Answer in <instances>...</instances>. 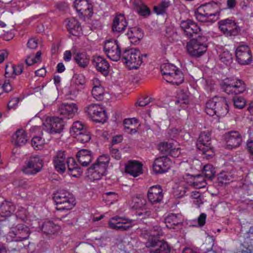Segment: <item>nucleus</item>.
<instances>
[{"instance_id": "1", "label": "nucleus", "mask_w": 253, "mask_h": 253, "mask_svg": "<svg viewBox=\"0 0 253 253\" xmlns=\"http://www.w3.org/2000/svg\"><path fill=\"white\" fill-rule=\"evenodd\" d=\"M219 13L218 4L211 2L200 5L195 12V16L201 22L215 21L218 18Z\"/></svg>"}, {"instance_id": "2", "label": "nucleus", "mask_w": 253, "mask_h": 253, "mask_svg": "<svg viewBox=\"0 0 253 253\" xmlns=\"http://www.w3.org/2000/svg\"><path fill=\"white\" fill-rule=\"evenodd\" d=\"M228 111V101L224 97L215 96L209 100L206 105L205 111L211 116L216 115L219 117H224Z\"/></svg>"}, {"instance_id": "3", "label": "nucleus", "mask_w": 253, "mask_h": 253, "mask_svg": "<svg viewBox=\"0 0 253 253\" xmlns=\"http://www.w3.org/2000/svg\"><path fill=\"white\" fill-rule=\"evenodd\" d=\"M161 71L164 79L171 84L178 85L184 81L182 72L173 64L168 63L162 64Z\"/></svg>"}, {"instance_id": "4", "label": "nucleus", "mask_w": 253, "mask_h": 253, "mask_svg": "<svg viewBox=\"0 0 253 253\" xmlns=\"http://www.w3.org/2000/svg\"><path fill=\"white\" fill-rule=\"evenodd\" d=\"M156 231H151L150 236L154 239H148L146 243V247L150 248L151 253H169L170 248L168 244L163 241L156 239L162 234V232L159 227H156Z\"/></svg>"}, {"instance_id": "5", "label": "nucleus", "mask_w": 253, "mask_h": 253, "mask_svg": "<svg viewBox=\"0 0 253 253\" xmlns=\"http://www.w3.org/2000/svg\"><path fill=\"white\" fill-rule=\"evenodd\" d=\"M146 55L141 54L138 50L134 48L126 49L122 54V60L129 70L136 69L143 62V57Z\"/></svg>"}, {"instance_id": "6", "label": "nucleus", "mask_w": 253, "mask_h": 253, "mask_svg": "<svg viewBox=\"0 0 253 253\" xmlns=\"http://www.w3.org/2000/svg\"><path fill=\"white\" fill-rule=\"evenodd\" d=\"M53 199L58 211H68L72 209L75 205L73 195L66 191H60L54 194Z\"/></svg>"}, {"instance_id": "7", "label": "nucleus", "mask_w": 253, "mask_h": 253, "mask_svg": "<svg viewBox=\"0 0 253 253\" xmlns=\"http://www.w3.org/2000/svg\"><path fill=\"white\" fill-rule=\"evenodd\" d=\"M197 149L205 155V158L209 159L214 155L213 148L211 146V133L210 132H201L197 142Z\"/></svg>"}, {"instance_id": "8", "label": "nucleus", "mask_w": 253, "mask_h": 253, "mask_svg": "<svg viewBox=\"0 0 253 253\" xmlns=\"http://www.w3.org/2000/svg\"><path fill=\"white\" fill-rule=\"evenodd\" d=\"M222 88L227 94H238L243 93L245 90L246 85L241 80L230 78L225 80Z\"/></svg>"}, {"instance_id": "9", "label": "nucleus", "mask_w": 253, "mask_h": 253, "mask_svg": "<svg viewBox=\"0 0 253 253\" xmlns=\"http://www.w3.org/2000/svg\"><path fill=\"white\" fill-rule=\"evenodd\" d=\"M31 232L29 228L24 224H17L7 234V239L14 242H21L29 239Z\"/></svg>"}, {"instance_id": "10", "label": "nucleus", "mask_w": 253, "mask_h": 253, "mask_svg": "<svg viewBox=\"0 0 253 253\" xmlns=\"http://www.w3.org/2000/svg\"><path fill=\"white\" fill-rule=\"evenodd\" d=\"M85 112L94 122L104 123L107 119L105 109L99 104L88 105L85 108Z\"/></svg>"}, {"instance_id": "11", "label": "nucleus", "mask_w": 253, "mask_h": 253, "mask_svg": "<svg viewBox=\"0 0 253 253\" xmlns=\"http://www.w3.org/2000/svg\"><path fill=\"white\" fill-rule=\"evenodd\" d=\"M42 166L41 158L38 155L33 156L26 161L22 171L26 174L34 175L41 170Z\"/></svg>"}, {"instance_id": "12", "label": "nucleus", "mask_w": 253, "mask_h": 253, "mask_svg": "<svg viewBox=\"0 0 253 253\" xmlns=\"http://www.w3.org/2000/svg\"><path fill=\"white\" fill-rule=\"evenodd\" d=\"M43 129L51 134L60 133L64 128V122L58 117H47L43 123Z\"/></svg>"}, {"instance_id": "13", "label": "nucleus", "mask_w": 253, "mask_h": 253, "mask_svg": "<svg viewBox=\"0 0 253 253\" xmlns=\"http://www.w3.org/2000/svg\"><path fill=\"white\" fill-rule=\"evenodd\" d=\"M201 39H193L188 42L186 49L191 56L199 57L207 51V46L200 41Z\"/></svg>"}, {"instance_id": "14", "label": "nucleus", "mask_w": 253, "mask_h": 253, "mask_svg": "<svg viewBox=\"0 0 253 253\" xmlns=\"http://www.w3.org/2000/svg\"><path fill=\"white\" fill-rule=\"evenodd\" d=\"M237 61L241 65H248L253 60L252 51L245 44L239 45L235 51Z\"/></svg>"}, {"instance_id": "15", "label": "nucleus", "mask_w": 253, "mask_h": 253, "mask_svg": "<svg viewBox=\"0 0 253 253\" xmlns=\"http://www.w3.org/2000/svg\"><path fill=\"white\" fill-rule=\"evenodd\" d=\"M220 31L226 36H235L238 35L240 29L234 20L225 19L218 23Z\"/></svg>"}, {"instance_id": "16", "label": "nucleus", "mask_w": 253, "mask_h": 253, "mask_svg": "<svg viewBox=\"0 0 253 253\" xmlns=\"http://www.w3.org/2000/svg\"><path fill=\"white\" fill-rule=\"evenodd\" d=\"M104 50L108 58L117 61L121 57L120 47L115 40L107 41L104 44Z\"/></svg>"}, {"instance_id": "17", "label": "nucleus", "mask_w": 253, "mask_h": 253, "mask_svg": "<svg viewBox=\"0 0 253 253\" xmlns=\"http://www.w3.org/2000/svg\"><path fill=\"white\" fill-rule=\"evenodd\" d=\"M109 226L116 230L126 231L131 227V220L119 216L112 217L110 220Z\"/></svg>"}, {"instance_id": "18", "label": "nucleus", "mask_w": 253, "mask_h": 253, "mask_svg": "<svg viewBox=\"0 0 253 253\" xmlns=\"http://www.w3.org/2000/svg\"><path fill=\"white\" fill-rule=\"evenodd\" d=\"M147 197L148 201L152 205L161 203L164 197L161 187L157 185L150 187L147 192Z\"/></svg>"}, {"instance_id": "19", "label": "nucleus", "mask_w": 253, "mask_h": 253, "mask_svg": "<svg viewBox=\"0 0 253 253\" xmlns=\"http://www.w3.org/2000/svg\"><path fill=\"white\" fill-rule=\"evenodd\" d=\"M67 159L64 151H58L56 152L53 159V163L57 171L60 173L65 171Z\"/></svg>"}, {"instance_id": "20", "label": "nucleus", "mask_w": 253, "mask_h": 253, "mask_svg": "<svg viewBox=\"0 0 253 253\" xmlns=\"http://www.w3.org/2000/svg\"><path fill=\"white\" fill-rule=\"evenodd\" d=\"M171 162L167 157H161L155 159L153 164V170L156 173L167 171L170 168Z\"/></svg>"}, {"instance_id": "21", "label": "nucleus", "mask_w": 253, "mask_h": 253, "mask_svg": "<svg viewBox=\"0 0 253 253\" xmlns=\"http://www.w3.org/2000/svg\"><path fill=\"white\" fill-rule=\"evenodd\" d=\"M107 169L96 162L87 169V176L91 180H99L106 173Z\"/></svg>"}, {"instance_id": "22", "label": "nucleus", "mask_w": 253, "mask_h": 253, "mask_svg": "<svg viewBox=\"0 0 253 253\" xmlns=\"http://www.w3.org/2000/svg\"><path fill=\"white\" fill-rule=\"evenodd\" d=\"M224 139L229 149L239 147L242 142V137L238 131L228 132L224 136Z\"/></svg>"}, {"instance_id": "23", "label": "nucleus", "mask_w": 253, "mask_h": 253, "mask_svg": "<svg viewBox=\"0 0 253 253\" xmlns=\"http://www.w3.org/2000/svg\"><path fill=\"white\" fill-rule=\"evenodd\" d=\"M78 110L77 104L74 103H62L58 107L59 113L68 119L72 118L75 116Z\"/></svg>"}, {"instance_id": "24", "label": "nucleus", "mask_w": 253, "mask_h": 253, "mask_svg": "<svg viewBox=\"0 0 253 253\" xmlns=\"http://www.w3.org/2000/svg\"><path fill=\"white\" fill-rule=\"evenodd\" d=\"M180 26L185 34L189 37H193L194 34H199L201 31L198 25L190 20L182 21L181 22Z\"/></svg>"}, {"instance_id": "25", "label": "nucleus", "mask_w": 253, "mask_h": 253, "mask_svg": "<svg viewBox=\"0 0 253 253\" xmlns=\"http://www.w3.org/2000/svg\"><path fill=\"white\" fill-rule=\"evenodd\" d=\"M92 62L98 72L104 76L108 75L110 66L106 59L100 56H94L93 57Z\"/></svg>"}, {"instance_id": "26", "label": "nucleus", "mask_w": 253, "mask_h": 253, "mask_svg": "<svg viewBox=\"0 0 253 253\" xmlns=\"http://www.w3.org/2000/svg\"><path fill=\"white\" fill-rule=\"evenodd\" d=\"M125 172L133 177H137L142 173V165L137 161H130L126 165Z\"/></svg>"}, {"instance_id": "27", "label": "nucleus", "mask_w": 253, "mask_h": 253, "mask_svg": "<svg viewBox=\"0 0 253 253\" xmlns=\"http://www.w3.org/2000/svg\"><path fill=\"white\" fill-rule=\"evenodd\" d=\"M159 150L164 154H169L172 157H178L180 152L179 148H176L173 143L168 142L161 143L159 145Z\"/></svg>"}, {"instance_id": "28", "label": "nucleus", "mask_w": 253, "mask_h": 253, "mask_svg": "<svg viewBox=\"0 0 253 253\" xmlns=\"http://www.w3.org/2000/svg\"><path fill=\"white\" fill-rule=\"evenodd\" d=\"M78 162L83 167H87L92 162L93 155L90 151L87 149H82L77 154Z\"/></svg>"}, {"instance_id": "29", "label": "nucleus", "mask_w": 253, "mask_h": 253, "mask_svg": "<svg viewBox=\"0 0 253 253\" xmlns=\"http://www.w3.org/2000/svg\"><path fill=\"white\" fill-rule=\"evenodd\" d=\"M127 26V23L123 14L117 15L114 19L112 24L113 32H121L124 31Z\"/></svg>"}, {"instance_id": "30", "label": "nucleus", "mask_w": 253, "mask_h": 253, "mask_svg": "<svg viewBox=\"0 0 253 253\" xmlns=\"http://www.w3.org/2000/svg\"><path fill=\"white\" fill-rule=\"evenodd\" d=\"M42 232L47 235H56L60 230V226L51 221L44 222L41 227Z\"/></svg>"}, {"instance_id": "31", "label": "nucleus", "mask_w": 253, "mask_h": 253, "mask_svg": "<svg viewBox=\"0 0 253 253\" xmlns=\"http://www.w3.org/2000/svg\"><path fill=\"white\" fill-rule=\"evenodd\" d=\"M67 28L73 35L78 36L81 31L82 28L79 22L74 18H68L66 20Z\"/></svg>"}, {"instance_id": "32", "label": "nucleus", "mask_w": 253, "mask_h": 253, "mask_svg": "<svg viewBox=\"0 0 253 253\" xmlns=\"http://www.w3.org/2000/svg\"><path fill=\"white\" fill-rule=\"evenodd\" d=\"M28 138L27 134L24 130L22 129H18L12 136V141L14 145L17 146H21L25 145Z\"/></svg>"}, {"instance_id": "33", "label": "nucleus", "mask_w": 253, "mask_h": 253, "mask_svg": "<svg viewBox=\"0 0 253 253\" xmlns=\"http://www.w3.org/2000/svg\"><path fill=\"white\" fill-rule=\"evenodd\" d=\"M128 39L131 42H139L143 37V33L142 30L137 27H133L129 29L126 34Z\"/></svg>"}, {"instance_id": "34", "label": "nucleus", "mask_w": 253, "mask_h": 253, "mask_svg": "<svg viewBox=\"0 0 253 253\" xmlns=\"http://www.w3.org/2000/svg\"><path fill=\"white\" fill-rule=\"evenodd\" d=\"M74 59L79 66L86 67L89 63V56L85 52H78L74 55Z\"/></svg>"}, {"instance_id": "35", "label": "nucleus", "mask_w": 253, "mask_h": 253, "mask_svg": "<svg viewBox=\"0 0 253 253\" xmlns=\"http://www.w3.org/2000/svg\"><path fill=\"white\" fill-rule=\"evenodd\" d=\"M166 226L169 228H174V227L181 223V216L179 215L171 213L165 219Z\"/></svg>"}, {"instance_id": "36", "label": "nucleus", "mask_w": 253, "mask_h": 253, "mask_svg": "<svg viewBox=\"0 0 253 253\" xmlns=\"http://www.w3.org/2000/svg\"><path fill=\"white\" fill-rule=\"evenodd\" d=\"M136 215L138 219L144 221L147 219L153 218L154 213L151 210L147 207H144L136 211Z\"/></svg>"}, {"instance_id": "37", "label": "nucleus", "mask_w": 253, "mask_h": 253, "mask_svg": "<svg viewBox=\"0 0 253 253\" xmlns=\"http://www.w3.org/2000/svg\"><path fill=\"white\" fill-rule=\"evenodd\" d=\"M74 6L76 10L81 14H83L89 9L90 5L87 0H75Z\"/></svg>"}, {"instance_id": "38", "label": "nucleus", "mask_w": 253, "mask_h": 253, "mask_svg": "<svg viewBox=\"0 0 253 253\" xmlns=\"http://www.w3.org/2000/svg\"><path fill=\"white\" fill-rule=\"evenodd\" d=\"M239 5L244 14L247 16H253V5L249 0H241Z\"/></svg>"}, {"instance_id": "39", "label": "nucleus", "mask_w": 253, "mask_h": 253, "mask_svg": "<svg viewBox=\"0 0 253 253\" xmlns=\"http://www.w3.org/2000/svg\"><path fill=\"white\" fill-rule=\"evenodd\" d=\"M86 129V127L82 122L77 121L73 124L70 132L71 134L76 138L80 133L84 132Z\"/></svg>"}, {"instance_id": "40", "label": "nucleus", "mask_w": 253, "mask_h": 253, "mask_svg": "<svg viewBox=\"0 0 253 253\" xmlns=\"http://www.w3.org/2000/svg\"><path fill=\"white\" fill-rule=\"evenodd\" d=\"M14 207L10 202H5L0 206V215L1 216H8L14 211Z\"/></svg>"}, {"instance_id": "41", "label": "nucleus", "mask_w": 253, "mask_h": 253, "mask_svg": "<svg viewBox=\"0 0 253 253\" xmlns=\"http://www.w3.org/2000/svg\"><path fill=\"white\" fill-rule=\"evenodd\" d=\"M170 3L169 1L164 0L154 7V12L158 15L164 14Z\"/></svg>"}, {"instance_id": "42", "label": "nucleus", "mask_w": 253, "mask_h": 253, "mask_svg": "<svg viewBox=\"0 0 253 253\" xmlns=\"http://www.w3.org/2000/svg\"><path fill=\"white\" fill-rule=\"evenodd\" d=\"M177 99L176 104H187L189 102L188 93L183 90L179 91L177 94Z\"/></svg>"}, {"instance_id": "43", "label": "nucleus", "mask_w": 253, "mask_h": 253, "mask_svg": "<svg viewBox=\"0 0 253 253\" xmlns=\"http://www.w3.org/2000/svg\"><path fill=\"white\" fill-rule=\"evenodd\" d=\"M207 183L205 178L201 175H197L195 176L193 182L191 183V186L197 189L205 187Z\"/></svg>"}, {"instance_id": "44", "label": "nucleus", "mask_w": 253, "mask_h": 253, "mask_svg": "<svg viewBox=\"0 0 253 253\" xmlns=\"http://www.w3.org/2000/svg\"><path fill=\"white\" fill-rule=\"evenodd\" d=\"M203 173L205 177L211 180L215 175V171L211 165L207 164L203 168Z\"/></svg>"}, {"instance_id": "45", "label": "nucleus", "mask_w": 253, "mask_h": 253, "mask_svg": "<svg viewBox=\"0 0 253 253\" xmlns=\"http://www.w3.org/2000/svg\"><path fill=\"white\" fill-rule=\"evenodd\" d=\"M41 51H38L35 56L33 55H28L25 60L26 64L28 66H31L39 61H40L41 59Z\"/></svg>"}, {"instance_id": "46", "label": "nucleus", "mask_w": 253, "mask_h": 253, "mask_svg": "<svg viewBox=\"0 0 253 253\" xmlns=\"http://www.w3.org/2000/svg\"><path fill=\"white\" fill-rule=\"evenodd\" d=\"M32 146L35 149H41L45 143L44 139L40 136L34 137L31 141Z\"/></svg>"}, {"instance_id": "47", "label": "nucleus", "mask_w": 253, "mask_h": 253, "mask_svg": "<svg viewBox=\"0 0 253 253\" xmlns=\"http://www.w3.org/2000/svg\"><path fill=\"white\" fill-rule=\"evenodd\" d=\"M91 93L96 100H101L103 99L104 89L103 87L92 88Z\"/></svg>"}, {"instance_id": "48", "label": "nucleus", "mask_w": 253, "mask_h": 253, "mask_svg": "<svg viewBox=\"0 0 253 253\" xmlns=\"http://www.w3.org/2000/svg\"><path fill=\"white\" fill-rule=\"evenodd\" d=\"M76 138L81 143H84L88 142L90 140L91 136L89 132L86 129L84 132H82L81 133H80Z\"/></svg>"}, {"instance_id": "49", "label": "nucleus", "mask_w": 253, "mask_h": 253, "mask_svg": "<svg viewBox=\"0 0 253 253\" xmlns=\"http://www.w3.org/2000/svg\"><path fill=\"white\" fill-rule=\"evenodd\" d=\"M220 59L225 65H228L232 62V54L228 51L224 50L220 55Z\"/></svg>"}, {"instance_id": "50", "label": "nucleus", "mask_w": 253, "mask_h": 253, "mask_svg": "<svg viewBox=\"0 0 253 253\" xmlns=\"http://www.w3.org/2000/svg\"><path fill=\"white\" fill-rule=\"evenodd\" d=\"M187 187L185 184L181 183L177 186L174 191L175 196L177 198H181L185 195L186 192Z\"/></svg>"}, {"instance_id": "51", "label": "nucleus", "mask_w": 253, "mask_h": 253, "mask_svg": "<svg viewBox=\"0 0 253 253\" xmlns=\"http://www.w3.org/2000/svg\"><path fill=\"white\" fill-rule=\"evenodd\" d=\"M110 161V158L107 155H103L100 156L96 161V162L100 164L101 166L106 168V169L108 167V164Z\"/></svg>"}, {"instance_id": "52", "label": "nucleus", "mask_w": 253, "mask_h": 253, "mask_svg": "<svg viewBox=\"0 0 253 253\" xmlns=\"http://www.w3.org/2000/svg\"><path fill=\"white\" fill-rule=\"evenodd\" d=\"M132 122L133 119H127L125 120L124 123L126 132L133 133L136 131L135 129L130 127V126L132 125Z\"/></svg>"}, {"instance_id": "53", "label": "nucleus", "mask_w": 253, "mask_h": 253, "mask_svg": "<svg viewBox=\"0 0 253 253\" xmlns=\"http://www.w3.org/2000/svg\"><path fill=\"white\" fill-rule=\"evenodd\" d=\"M234 104L236 108L242 109L245 105V101L243 98L241 97H236L233 99Z\"/></svg>"}, {"instance_id": "54", "label": "nucleus", "mask_w": 253, "mask_h": 253, "mask_svg": "<svg viewBox=\"0 0 253 253\" xmlns=\"http://www.w3.org/2000/svg\"><path fill=\"white\" fill-rule=\"evenodd\" d=\"M39 43V40L36 38H33L29 39L27 42V47L31 49H36Z\"/></svg>"}, {"instance_id": "55", "label": "nucleus", "mask_w": 253, "mask_h": 253, "mask_svg": "<svg viewBox=\"0 0 253 253\" xmlns=\"http://www.w3.org/2000/svg\"><path fill=\"white\" fill-rule=\"evenodd\" d=\"M16 215L18 218L24 221L26 219V211L23 208H19L16 212Z\"/></svg>"}, {"instance_id": "56", "label": "nucleus", "mask_w": 253, "mask_h": 253, "mask_svg": "<svg viewBox=\"0 0 253 253\" xmlns=\"http://www.w3.org/2000/svg\"><path fill=\"white\" fill-rule=\"evenodd\" d=\"M14 75V65H6L5 67V76L6 78L13 77Z\"/></svg>"}, {"instance_id": "57", "label": "nucleus", "mask_w": 253, "mask_h": 253, "mask_svg": "<svg viewBox=\"0 0 253 253\" xmlns=\"http://www.w3.org/2000/svg\"><path fill=\"white\" fill-rule=\"evenodd\" d=\"M66 165H67L69 171L78 167L77 164L76 163L75 160L72 158H68Z\"/></svg>"}, {"instance_id": "58", "label": "nucleus", "mask_w": 253, "mask_h": 253, "mask_svg": "<svg viewBox=\"0 0 253 253\" xmlns=\"http://www.w3.org/2000/svg\"><path fill=\"white\" fill-rule=\"evenodd\" d=\"M243 249L240 251V253H253V245H250L246 246L245 245H242Z\"/></svg>"}, {"instance_id": "59", "label": "nucleus", "mask_w": 253, "mask_h": 253, "mask_svg": "<svg viewBox=\"0 0 253 253\" xmlns=\"http://www.w3.org/2000/svg\"><path fill=\"white\" fill-rule=\"evenodd\" d=\"M138 12L142 16H146L150 14V10L148 7L143 5L140 6Z\"/></svg>"}, {"instance_id": "60", "label": "nucleus", "mask_w": 253, "mask_h": 253, "mask_svg": "<svg viewBox=\"0 0 253 253\" xmlns=\"http://www.w3.org/2000/svg\"><path fill=\"white\" fill-rule=\"evenodd\" d=\"M110 152L112 156L115 159L118 160H120L121 158V154L118 149H115L114 148H111L110 149Z\"/></svg>"}, {"instance_id": "61", "label": "nucleus", "mask_w": 253, "mask_h": 253, "mask_svg": "<svg viewBox=\"0 0 253 253\" xmlns=\"http://www.w3.org/2000/svg\"><path fill=\"white\" fill-rule=\"evenodd\" d=\"M151 99V98L148 97L142 98L139 100V101L136 103V104L141 107L145 106L149 104Z\"/></svg>"}, {"instance_id": "62", "label": "nucleus", "mask_w": 253, "mask_h": 253, "mask_svg": "<svg viewBox=\"0 0 253 253\" xmlns=\"http://www.w3.org/2000/svg\"><path fill=\"white\" fill-rule=\"evenodd\" d=\"M206 218V214L205 213H202L198 217V224L201 226H203L205 224Z\"/></svg>"}, {"instance_id": "63", "label": "nucleus", "mask_w": 253, "mask_h": 253, "mask_svg": "<svg viewBox=\"0 0 253 253\" xmlns=\"http://www.w3.org/2000/svg\"><path fill=\"white\" fill-rule=\"evenodd\" d=\"M14 75H18L23 72V65L22 64H18L17 65H14Z\"/></svg>"}, {"instance_id": "64", "label": "nucleus", "mask_w": 253, "mask_h": 253, "mask_svg": "<svg viewBox=\"0 0 253 253\" xmlns=\"http://www.w3.org/2000/svg\"><path fill=\"white\" fill-rule=\"evenodd\" d=\"M82 173L81 169L78 167L70 171V174L74 177H78Z\"/></svg>"}]
</instances>
